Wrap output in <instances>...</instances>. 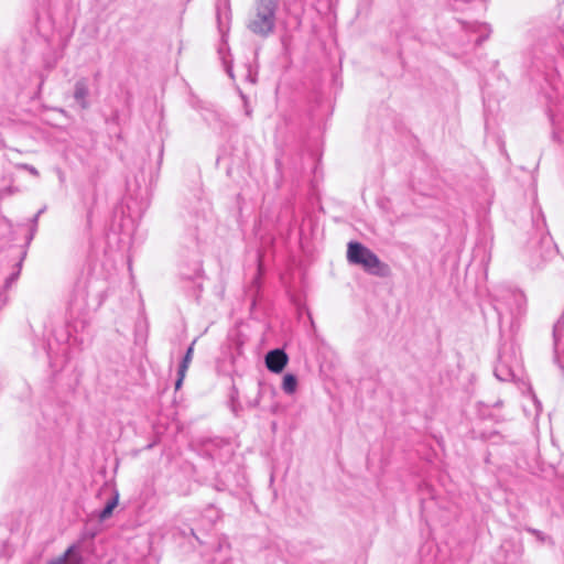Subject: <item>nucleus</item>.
<instances>
[{"label":"nucleus","mask_w":564,"mask_h":564,"mask_svg":"<svg viewBox=\"0 0 564 564\" xmlns=\"http://www.w3.org/2000/svg\"><path fill=\"white\" fill-rule=\"evenodd\" d=\"M73 564H82L79 563L77 560H75V557L73 556Z\"/></svg>","instance_id":"nucleus-11"},{"label":"nucleus","mask_w":564,"mask_h":564,"mask_svg":"<svg viewBox=\"0 0 564 564\" xmlns=\"http://www.w3.org/2000/svg\"><path fill=\"white\" fill-rule=\"evenodd\" d=\"M275 3L273 0H257L248 22V29L260 35H267L274 26Z\"/></svg>","instance_id":"nucleus-2"},{"label":"nucleus","mask_w":564,"mask_h":564,"mask_svg":"<svg viewBox=\"0 0 564 564\" xmlns=\"http://www.w3.org/2000/svg\"><path fill=\"white\" fill-rule=\"evenodd\" d=\"M18 275H19V272L10 275L7 280H6V286L9 288L17 279H18Z\"/></svg>","instance_id":"nucleus-9"},{"label":"nucleus","mask_w":564,"mask_h":564,"mask_svg":"<svg viewBox=\"0 0 564 564\" xmlns=\"http://www.w3.org/2000/svg\"><path fill=\"white\" fill-rule=\"evenodd\" d=\"M22 167L25 169L26 171H29L30 173H32L34 175H37V171H36V169L34 166L24 164V165H22Z\"/></svg>","instance_id":"nucleus-10"},{"label":"nucleus","mask_w":564,"mask_h":564,"mask_svg":"<svg viewBox=\"0 0 564 564\" xmlns=\"http://www.w3.org/2000/svg\"><path fill=\"white\" fill-rule=\"evenodd\" d=\"M69 557H70V546L66 547L63 556H61L56 560H53L50 564H69Z\"/></svg>","instance_id":"nucleus-8"},{"label":"nucleus","mask_w":564,"mask_h":564,"mask_svg":"<svg viewBox=\"0 0 564 564\" xmlns=\"http://www.w3.org/2000/svg\"><path fill=\"white\" fill-rule=\"evenodd\" d=\"M89 85L86 79H79L76 82L73 97L75 98L76 105L80 109H86L90 105L89 99Z\"/></svg>","instance_id":"nucleus-4"},{"label":"nucleus","mask_w":564,"mask_h":564,"mask_svg":"<svg viewBox=\"0 0 564 564\" xmlns=\"http://www.w3.org/2000/svg\"><path fill=\"white\" fill-rule=\"evenodd\" d=\"M117 505H118V495H116L113 497V499L106 505V507L104 508V510L100 513V519L105 520V519L109 518L111 516L113 509L117 507Z\"/></svg>","instance_id":"nucleus-7"},{"label":"nucleus","mask_w":564,"mask_h":564,"mask_svg":"<svg viewBox=\"0 0 564 564\" xmlns=\"http://www.w3.org/2000/svg\"><path fill=\"white\" fill-rule=\"evenodd\" d=\"M297 387V380L294 375L288 373L283 377L282 389L284 392L292 394L295 392Z\"/></svg>","instance_id":"nucleus-6"},{"label":"nucleus","mask_w":564,"mask_h":564,"mask_svg":"<svg viewBox=\"0 0 564 564\" xmlns=\"http://www.w3.org/2000/svg\"><path fill=\"white\" fill-rule=\"evenodd\" d=\"M193 351H194V348H193V345H192L187 349L186 355L184 357V360H183V362H182V365L180 367V371H178V376L180 377H178V380L176 382V389H178L181 387V384H182V381H183V379L185 377V372H186V370H187V368H188V366H189V364L192 361Z\"/></svg>","instance_id":"nucleus-5"},{"label":"nucleus","mask_w":564,"mask_h":564,"mask_svg":"<svg viewBox=\"0 0 564 564\" xmlns=\"http://www.w3.org/2000/svg\"><path fill=\"white\" fill-rule=\"evenodd\" d=\"M347 260L351 264L361 267L366 272L377 276L390 275V268L382 262L376 253L359 242H349L347 246Z\"/></svg>","instance_id":"nucleus-1"},{"label":"nucleus","mask_w":564,"mask_h":564,"mask_svg":"<svg viewBox=\"0 0 564 564\" xmlns=\"http://www.w3.org/2000/svg\"><path fill=\"white\" fill-rule=\"evenodd\" d=\"M288 361L289 357L282 349L271 350L265 356V366L274 373H280L288 365Z\"/></svg>","instance_id":"nucleus-3"}]
</instances>
